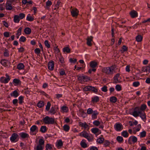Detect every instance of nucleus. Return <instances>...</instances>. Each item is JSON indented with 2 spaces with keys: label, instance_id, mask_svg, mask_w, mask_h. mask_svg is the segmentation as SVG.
<instances>
[{
  "label": "nucleus",
  "instance_id": "4be33fe9",
  "mask_svg": "<svg viewBox=\"0 0 150 150\" xmlns=\"http://www.w3.org/2000/svg\"><path fill=\"white\" fill-rule=\"evenodd\" d=\"M130 14L131 17L132 18H134L137 16V12L134 10L132 11L130 13Z\"/></svg>",
  "mask_w": 150,
  "mask_h": 150
},
{
  "label": "nucleus",
  "instance_id": "20e7f679",
  "mask_svg": "<svg viewBox=\"0 0 150 150\" xmlns=\"http://www.w3.org/2000/svg\"><path fill=\"white\" fill-rule=\"evenodd\" d=\"M42 122L46 124H53L54 123V118L50 117L48 116H46L42 119Z\"/></svg>",
  "mask_w": 150,
  "mask_h": 150
},
{
  "label": "nucleus",
  "instance_id": "f03ea898",
  "mask_svg": "<svg viewBox=\"0 0 150 150\" xmlns=\"http://www.w3.org/2000/svg\"><path fill=\"white\" fill-rule=\"evenodd\" d=\"M116 66L115 65H112L110 67H103L102 69L103 73L108 75L112 74L115 71Z\"/></svg>",
  "mask_w": 150,
  "mask_h": 150
},
{
  "label": "nucleus",
  "instance_id": "49530a36",
  "mask_svg": "<svg viewBox=\"0 0 150 150\" xmlns=\"http://www.w3.org/2000/svg\"><path fill=\"white\" fill-rule=\"evenodd\" d=\"M146 132L145 131H143L140 133V137L141 138L144 137L146 136Z\"/></svg>",
  "mask_w": 150,
  "mask_h": 150
},
{
  "label": "nucleus",
  "instance_id": "37998d69",
  "mask_svg": "<svg viewBox=\"0 0 150 150\" xmlns=\"http://www.w3.org/2000/svg\"><path fill=\"white\" fill-rule=\"evenodd\" d=\"M61 109L64 112H67L69 110L68 108L65 106H62L61 108Z\"/></svg>",
  "mask_w": 150,
  "mask_h": 150
},
{
  "label": "nucleus",
  "instance_id": "3c124183",
  "mask_svg": "<svg viewBox=\"0 0 150 150\" xmlns=\"http://www.w3.org/2000/svg\"><path fill=\"white\" fill-rule=\"evenodd\" d=\"M18 15L20 19H22L24 18L25 16V14L23 13H20Z\"/></svg>",
  "mask_w": 150,
  "mask_h": 150
},
{
  "label": "nucleus",
  "instance_id": "9d476101",
  "mask_svg": "<svg viewBox=\"0 0 150 150\" xmlns=\"http://www.w3.org/2000/svg\"><path fill=\"white\" fill-rule=\"evenodd\" d=\"M115 129L117 131H120L123 129V126L121 123H116L114 125Z\"/></svg>",
  "mask_w": 150,
  "mask_h": 150
},
{
  "label": "nucleus",
  "instance_id": "473e14b6",
  "mask_svg": "<svg viewBox=\"0 0 150 150\" xmlns=\"http://www.w3.org/2000/svg\"><path fill=\"white\" fill-rule=\"evenodd\" d=\"M121 135L124 137H127L129 136V134L125 130L124 131L121 133Z\"/></svg>",
  "mask_w": 150,
  "mask_h": 150
},
{
  "label": "nucleus",
  "instance_id": "5701e85b",
  "mask_svg": "<svg viewBox=\"0 0 150 150\" xmlns=\"http://www.w3.org/2000/svg\"><path fill=\"white\" fill-rule=\"evenodd\" d=\"M20 18L17 15H15L13 17V21L15 23H19L20 21Z\"/></svg>",
  "mask_w": 150,
  "mask_h": 150
},
{
  "label": "nucleus",
  "instance_id": "c85d7f7f",
  "mask_svg": "<svg viewBox=\"0 0 150 150\" xmlns=\"http://www.w3.org/2000/svg\"><path fill=\"white\" fill-rule=\"evenodd\" d=\"M31 29L28 27L25 28L24 30L25 33L27 35L30 34L31 33Z\"/></svg>",
  "mask_w": 150,
  "mask_h": 150
},
{
  "label": "nucleus",
  "instance_id": "1a4fd4ad",
  "mask_svg": "<svg viewBox=\"0 0 150 150\" xmlns=\"http://www.w3.org/2000/svg\"><path fill=\"white\" fill-rule=\"evenodd\" d=\"M113 78L114 80V83H120L121 82L120 80L121 78L120 76V74L119 73L116 74L113 77Z\"/></svg>",
  "mask_w": 150,
  "mask_h": 150
},
{
  "label": "nucleus",
  "instance_id": "bf43d9fd",
  "mask_svg": "<svg viewBox=\"0 0 150 150\" xmlns=\"http://www.w3.org/2000/svg\"><path fill=\"white\" fill-rule=\"evenodd\" d=\"M101 91L104 92H106L108 91L107 87L104 86L101 88Z\"/></svg>",
  "mask_w": 150,
  "mask_h": 150
},
{
  "label": "nucleus",
  "instance_id": "69168bd1",
  "mask_svg": "<svg viewBox=\"0 0 150 150\" xmlns=\"http://www.w3.org/2000/svg\"><path fill=\"white\" fill-rule=\"evenodd\" d=\"M21 30L22 28L21 27H20L19 28L17 31V35L19 36L21 34Z\"/></svg>",
  "mask_w": 150,
  "mask_h": 150
},
{
  "label": "nucleus",
  "instance_id": "f257e3e1",
  "mask_svg": "<svg viewBox=\"0 0 150 150\" xmlns=\"http://www.w3.org/2000/svg\"><path fill=\"white\" fill-rule=\"evenodd\" d=\"M132 115L135 117L139 116L144 122H145L146 120V115L145 112H143L142 113L139 107H136L134 108Z\"/></svg>",
  "mask_w": 150,
  "mask_h": 150
},
{
  "label": "nucleus",
  "instance_id": "4c0bfd02",
  "mask_svg": "<svg viewBox=\"0 0 150 150\" xmlns=\"http://www.w3.org/2000/svg\"><path fill=\"white\" fill-rule=\"evenodd\" d=\"M34 20V18L32 17L30 14H28L27 16L26 20L28 21H32Z\"/></svg>",
  "mask_w": 150,
  "mask_h": 150
},
{
  "label": "nucleus",
  "instance_id": "052dcab7",
  "mask_svg": "<svg viewBox=\"0 0 150 150\" xmlns=\"http://www.w3.org/2000/svg\"><path fill=\"white\" fill-rule=\"evenodd\" d=\"M0 63L3 66H5L6 65V60L5 59H2L0 61Z\"/></svg>",
  "mask_w": 150,
  "mask_h": 150
},
{
  "label": "nucleus",
  "instance_id": "58836bf2",
  "mask_svg": "<svg viewBox=\"0 0 150 150\" xmlns=\"http://www.w3.org/2000/svg\"><path fill=\"white\" fill-rule=\"evenodd\" d=\"M104 140L103 138L100 137L97 139V142L98 143L101 144L103 143Z\"/></svg>",
  "mask_w": 150,
  "mask_h": 150
},
{
  "label": "nucleus",
  "instance_id": "13d9d810",
  "mask_svg": "<svg viewBox=\"0 0 150 150\" xmlns=\"http://www.w3.org/2000/svg\"><path fill=\"white\" fill-rule=\"evenodd\" d=\"M44 44L45 46L47 48H50V45L49 43V42L48 40H46L45 41Z\"/></svg>",
  "mask_w": 150,
  "mask_h": 150
},
{
  "label": "nucleus",
  "instance_id": "4d7b16f0",
  "mask_svg": "<svg viewBox=\"0 0 150 150\" xmlns=\"http://www.w3.org/2000/svg\"><path fill=\"white\" fill-rule=\"evenodd\" d=\"M140 85L139 82L138 81H135L133 83V86L135 87L138 86Z\"/></svg>",
  "mask_w": 150,
  "mask_h": 150
},
{
  "label": "nucleus",
  "instance_id": "393cba45",
  "mask_svg": "<svg viewBox=\"0 0 150 150\" xmlns=\"http://www.w3.org/2000/svg\"><path fill=\"white\" fill-rule=\"evenodd\" d=\"M147 108L146 105L145 104H142L140 107H139V109L141 111L143 112H145L144 111Z\"/></svg>",
  "mask_w": 150,
  "mask_h": 150
},
{
  "label": "nucleus",
  "instance_id": "7c9ffc66",
  "mask_svg": "<svg viewBox=\"0 0 150 150\" xmlns=\"http://www.w3.org/2000/svg\"><path fill=\"white\" fill-rule=\"evenodd\" d=\"M85 140H82L80 143V144L82 147L83 148H85L87 147V144L85 143Z\"/></svg>",
  "mask_w": 150,
  "mask_h": 150
},
{
  "label": "nucleus",
  "instance_id": "680f3d73",
  "mask_svg": "<svg viewBox=\"0 0 150 150\" xmlns=\"http://www.w3.org/2000/svg\"><path fill=\"white\" fill-rule=\"evenodd\" d=\"M59 61L61 63H64V59L62 56H60L59 57Z\"/></svg>",
  "mask_w": 150,
  "mask_h": 150
},
{
  "label": "nucleus",
  "instance_id": "c9c22d12",
  "mask_svg": "<svg viewBox=\"0 0 150 150\" xmlns=\"http://www.w3.org/2000/svg\"><path fill=\"white\" fill-rule=\"evenodd\" d=\"M116 140L119 143H122L123 141V137L120 136H118L116 138Z\"/></svg>",
  "mask_w": 150,
  "mask_h": 150
},
{
  "label": "nucleus",
  "instance_id": "aec40b11",
  "mask_svg": "<svg viewBox=\"0 0 150 150\" xmlns=\"http://www.w3.org/2000/svg\"><path fill=\"white\" fill-rule=\"evenodd\" d=\"M99 113L96 110L94 111L93 113L92 114V119L94 120L97 118V115Z\"/></svg>",
  "mask_w": 150,
  "mask_h": 150
},
{
  "label": "nucleus",
  "instance_id": "864d4df0",
  "mask_svg": "<svg viewBox=\"0 0 150 150\" xmlns=\"http://www.w3.org/2000/svg\"><path fill=\"white\" fill-rule=\"evenodd\" d=\"M93 112V110L91 108H88L87 110V113L88 114H91Z\"/></svg>",
  "mask_w": 150,
  "mask_h": 150
},
{
  "label": "nucleus",
  "instance_id": "dca6fc26",
  "mask_svg": "<svg viewBox=\"0 0 150 150\" xmlns=\"http://www.w3.org/2000/svg\"><path fill=\"white\" fill-rule=\"evenodd\" d=\"M99 100V97L97 96H93V97L91 98V102L94 104L95 103H97Z\"/></svg>",
  "mask_w": 150,
  "mask_h": 150
},
{
  "label": "nucleus",
  "instance_id": "bb28decb",
  "mask_svg": "<svg viewBox=\"0 0 150 150\" xmlns=\"http://www.w3.org/2000/svg\"><path fill=\"white\" fill-rule=\"evenodd\" d=\"M93 39V37L92 36H90L89 37H88L87 39V44L89 46H91L92 45V44L91 42L92 41Z\"/></svg>",
  "mask_w": 150,
  "mask_h": 150
},
{
  "label": "nucleus",
  "instance_id": "9b49d317",
  "mask_svg": "<svg viewBox=\"0 0 150 150\" xmlns=\"http://www.w3.org/2000/svg\"><path fill=\"white\" fill-rule=\"evenodd\" d=\"M71 12L73 17H76L78 15L79 11L77 9L75 8L71 9Z\"/></svg>",
  "mask_w": 150,
  "mask_h": 150
},
{
  "label": "nucleus",
  "instance_id": "6e6d98bb",
  "mask_svg": "<svg viewBox=\"0 0 150 150\" xmlns=\"http://www.w3.org/2000/svg\"><path fill=\"white\" fill-rule=\"evenodd\" d=\"M26 40V38L23 36H21L19 39V41L21 42H25Z\"/></svg>",
  "mask_w": 150,
  "mask_h": 150
},
{
  "label": "nucleus",
  "instance_id": "2eb2a0df",
  "mask_svg": "<svg viewBox=\"0 0 150 150\" xmlns=\"http://www.w3.org/2000/svg\"><path fill=\"white\" fill-rule=\"evenodd\" d=\"M137 137L134 136H132L129 138L128 139V142L130 143L132 141L133 143H135L137 141Z\"/></svg>",
  "mask_w": 150,
  "mask_h": 150
},
{
  "label": "nucleus",
  "instance_id": "ddd939ff",
  "mask_svg": "<svg viewBox=\"0 0 150 150\" xmlns=\"http://www.w3.org/2000/svg\"><path fill=\"white\" fill-rule=\"evenodd\" d=\"M54 67V62L52 60L50 61L48 64V68L50 70H53Z\"/></svg>",
  "mask_w": 150,
  "mask_h": 150
},
{
  "label": "nucleus",
  "instance_id": "7ed1b4c3",
  "mask_svg": "<svg viewBox=\"0 0 150 150\" xmlns=\"http://www.w3.org/2000/svg\"><path fill=\"white\" fill-rule=\"evenodd\" d=\"M79 136L86 138L89 142H91L93 140L92 135L91 134H89L84 130L80 133Z\"/></svg>",
  "mask_w": 150,
  "mask_h": 150
},
{
  "label": "nucleus",
  "instance_id": "412c9836",
  "mask_svg": "<svg viewBox=\"0 0 150 150\" xmlns=\"http://www.w3.org/2000/svg\"><path fill=\"white\" fill-rule=\"evenodd\" d=\"M10 95L12 97L16 98L19 96V94L16 90H15L10 94Z\"/></svg>",
  "mask_w": 150,
  "mask_h": 150
},
{
  "label": "nucleus",
  "instance_id": "6e6552de",
  "mask_svg": "<svg viewBox=\"0 0 150 150\" xmlns=\"http://www.w3.org/2000/svg\"><path fill=\"white\" fill-rule=\"evenodd\" d=\"M5 76H6V77L4 76H2L0 78V81L1 83H7L10 80V77L7 74H6Z\"/></svg>",
  "mask_w": 150,
  "mask_h": 150
},
{
  "label": "nucleus",
  "instance_id": "c03bdc74",
  "mask_svg": "<svg viewBox=\"0 0 150 150\" xmlns=\"http://www.w3.org/2000/svg\"><path fill=\"white\" fill-rule=\"evenodd\" d=\"M50 112V113H51L52 114H54L56 113V111L55 110V108L54 107H52L51 108L49 111Z\"/></svg>",
  "mask_w": 150,
  "mask_h": 150
},
{
  "label": "nucleus",
  "instance_id": "de8ad7c7",
  "mask_svg": "<svg viewBox=\"0 0 150 150\" xmlns=\"http://www.w3.org/2000/svg\"><path fill=\"white\" fill-rule=\"evenodd\" d=\"M115 89L117 91H120L121 90V87L119 84H117L115 87Z\"/></svg>",
  "mask_w": 150,
  "mask_h": 150
},
{
  "label": "nucleus",
  "instance_id": "72a5a7b5",
  "mask_svg": "<svg viewBox=\"0 0 150 150\" xmlns=\"http://www.w3.org/2000/svg\"><path fill=\"white\" fill-rule=\"evenodd\" d=\"M103 143V145L105 147L109 146L110 143V142L108 140H104Z\"/></svg>",
  "mask_w": 150,
  "mask_h": 150
},
{
  "label": "nucleus",
  "instance_id": "c756f323",
  "mask_svg": "<svg viewBox=\"0 0 150 150\" xmlns=\"http://www.w3.org/2000/svg\"><path fill=\"white\" fill-rule=\"evenodd\" d=\"M117 100V98L114 96L111 97L110 98V101L112 103H115Z\"/></svg>",
  "mask_w": 150,
  "mask_h": 150
},
{
  "label": "nucleus",
  "instance_id": "09e8293b",
  "mask_svg": "<svg viewBox=\"0 0 150 150\" xmlns=\"http://www.w3.org/2000/svg\"><path fill=\"white\" fill-rule=\"evenodd\" d=\"M19 103L20 104H21L23 103V97L22 96H20L18 98Z\"/></svg>",
  "mask_w": 150,
  "mask_h": 150
},
{
  "label": "nucleus",
  "instance_id": "e433bc0d",
  "mask_svg": "<svg viewBox=\"0 0 150 150\" xmlns=\"http://www.w3.org/2000/svg\"><path fill=\"white\" fill-rule=\"evenodd\" d=\"M143 39V37L140 35H138L136 37V41L137 42H141Z\"/></svg>",
  "mask_w": 150,
  "mask_h": 150
},
{
  "label": "nucleus",
  "instance_id": "0eeeda50",
  "mask_svg": "<svg viewBox=\"0 0 150 150\" xmlns=\"http://www.w3.org/2000/svg\"><path fill=\"white\" fill-rule=\"evenodd\" d=\"M83 90L86 91H91L94 93H96L98 92V89L94 87L91 86H87L83 88Z\"/></svg>",
  "mask_w": 150,
  "mask_h": 150
},
{
  "label": "nucleus",
  "instance_id": "cd10ccee",
  "mask_svg": "<svg viewBox=\"0 0 150 150\" xmlns=\"http://www.w3.org/2000/svg\"><path fill=\"white\" fill-rule=\"evenodd\" d=\"M47 130V127L45 126H42L41 127L40 131L42 133H44Z\"/></svg>",
  "mask_w": 150,
  "mask_h": 150
},
{
  "label": "nucleus",
  "instance_id": "b1692460",
  "mask_svg": "<svg viewBox=\"0 0 150 150\" xmlns=\"http://www.w3.org/2000/svg\"><path fill=\"white\" fill-rule=\"evenodd\" d=\"M91 131L94 134L97 135V133L100 131L99 129L97 128H93L91 129Z\"/></svg>",
  "mask_w": 150,
  "mask_h": 150
},
{
  "label": "nucleus",
  "instance_id": "e2e57ef3",
  "mask_svg": "<svg viewBox=\"0 0 150 150\" xmlns=\"http://www.w3.org/2000/svg\"><path fill=\"white\" fill-rule=\"evenodd\" d=\"M34 52L35 54H38L40 53V50L39 48H37L35 50Z\"/></svg>",
  "mask_w": 150,
  "mask_h": 150
},
{
  "label": "nucleus",
  "instance_id": "79ce46f5",
  "mask_svg": "<svg viewBox=\"0 0 150 150\" xmlns=\"http://www.w3.org/2000/svg\"><path fill=\"white\" fill-rule=\"evenodd\" d=\"M63 52L67 53H69L70 52V49L68 47H65L63 49Z\"/></svg>",
  "mask_w": 150,
  "mask_h": 150
},
{
  "label": "nucleus",
  "instance_id": "f8f14e48",
  "mask_svg": "<svg viewBox=\"0 0 150 150\" xmlns=\"http://www.w3.org/2000/svg\"><path fill=\"white\" fill-rule=\"evenodd\" d=\"M79 126L81 127H83L85 129H87L88 130L89 129V126L85 122L84 123L81 122H79Z\"/></svg>",
  "mask_w": 150,
  "mask_h": 150
},
{
  "label": "nucleus",
  "instance_id": "f3484780",
  "mask_svg": "<svg viewBox=\"0 0 150 150\" xmlns=\"http://www.w3.org/2000/svg\"><path fill=\"white\" fill-rule=\"evenodd\" d=\"M6 9L7 10L10 11L13 9V6L11 5V3L7 1L6 4Z\"/></svg>",
  "mask_w": 150,
  "mask_h": 150
},
{
  "label": "nucleus",
  "instance_id": "ea45409f",
  "mask_svg": "<svg viewBox=\"0 0 150 150\" xmlns=\"http://www.w3.org/2000/svg\"><path fill=\"white\" fill-rule=\"evenodd\" d=\"M63 127L64 130L66 132H68L70 129L69 126L67 125H64Z\"/></svg>",
  "mask_w": 150,
  "mask_h": 150
},
{
  "label": "nucleus",
  "instance_id": "f704fd0d",
  "mask_svg": "<svg viewBox=\"0 0 150 150\" xmlns=\"http://www.w3.org/2000/svg\"><path fill=\"white\" fill-rule=\"evenodd\" d=\"M63 145V143L62 140L60 139L57 142V146L58 149L60 148Z\"/></svg>",
  "mask_w": 150,
  "mask_h": 150
},
{
  "label": "nucleus",
  "instance_id": "a18cd8bd",
  "mask_svg": "<svg viewBox=\"0 0 150 150\" xmlns=\"http://www.w3.org/2000/svg\"><path fill=\"white\" fill-rule=\"evenodd\" d=\"M13 82L17 84H18L21 83V81L19 79H13Z\"/></svg>",
  "mask_w": 150,
  "mask_h": 150
},
{
  "label": "nucleus",
  "instance_id": "a878e982",
  "mask_svg": "<svg viewBox=\"0 0 150 150\" xmlns=\"http://www.w3.org/2000/svg\"><path fill=\"white\" fill-rule=\"evenodd\" d=\"M30 130L33 132H34L36 131L38 132V128L36 125H33L30 127Z\"/></svg>",
  "mask_w": 150,
  "mask_h": 150
},
{
  "label": "nucleus",
  "instance_id": "6ab92c4d",
  "mask_svg": "<svg viewBox=\"0 0 150 150\" xmlns=\"http://www.w3.org/2000/svg\"><path fill=\"white\" fill-rule=\"evenodd\" d=\"M98 65L97 62L95 61H91L90 63V66L92 68H95Z\"/></svg>",
  "mask_w": 150,
  "mask_h": 150
},
{
  "label": "nucleus",
  "instance_id": "0e129e2a",
  "mask_svg": "<svg viewBox=\"0 0 150 150\" xmlns=\"http://www.w3.org/2000/svg\"><path fill=\"white\" fill-rule=\"evenodd\" d=\"M69 62L71 63H75L77 61V59H76L71 58L69 59Z\"/></svg>",
  "mask_w": 150,
  "mask_h": 150
},
{
  "label": "nucleus",
  "instance_id": "4468645a",
  "mask_svg": "<svg viewBox=\"0 0 150 150\" xmlns=\"http://www.w3.org/2000/svg\"><path fill=\"white\" fill-rule=\"evenodd\" d=\"M18 137V135L16 133H13L10 138V140L12 142H14L15 140Z\"/></svg>",
  "mask_w": 150,
  "mask_h": 150
},
{
  "label": "nucleus",
  "instance_id": "a211bd4d",
  "mask_svg": "<svg viewBox=\"0 0 150 150\" xmlns=\"http://www.w3.org/2000/svg\"><path fill=\"white\" fill-rule=\"evenodd\" d=\"M19 135L23 139H25L29 137V135L28 134L24 132L20 133Z\"/></svg>",
  "mask_w": 150,
  "mask_h": 150
},
{
  "label": "nucleus",
  "instance_id": "39448f33",
  "mask_svg": "<svg viewBox=\"0 0 150 150\" xmlns=\"http://www.w3.org/2000/svg\"><path fill=\"white\" fill-rule=\"evenodd\" d=\"M45 141L43 139H40L39 144L34 148V150H43L44 146Z\"/></svg>",
  "mask_w": 150,
  "mask_h": 150
},
{
  "label": "nucleus",
  "instance_id": "8fccbe9b",
  "mask_svg": "<svg viewBox=\"0 0 150 150\" xmlns=\"http://www.w3.org/2000/svg\"><path fill=\"white\" fill-rule=\"evenodd\" d=\"M51 103L49 102H48L47 103L45 108L47 111H48L49 110L50 107L51 106Z\"/></svg>",
  "mask_w": 150,
  "mask_h": 150
},
{
  "label": "nucleus",
  "instance_id": "a19ab883",
  "mask_svg": "<svg viewBox=\"0 0 150 150\" xmlns=\"http://www.w3.org/2000/svg\"><path fill=\"white\" fill-rule=\"evenodd\" d=\"M44 102L42 101H39L37 104V106L40 108H41L44 106Z\"/></svg>",
  "mask_w": 150,
  "mask_h": 150
},
{
  "label": "nucleus",
  "instance_id": "5fc2aeb1",
  "mask_svg": "<svg viewBox=\"0 0 150 150\" xmlns=\"http://www.w3.org/2000/svg\"><path fill=\"white\" fill-rule=\"evenodd\" d=\"M93 123L96 126H98L100 124V122L98 120H95L93 122Z\"/></svg>",
  "mask_w": 150,
  "mask_h": 150
},
{
  "label": "nucleus",
  "instance_id": "423d86ee",
  "mask_svg": "<svg viewBox=\"0 0 150 150\" xmlns=\"http://www.w3.org/2000/svg\"><path fill=\"white\" fill-rule=\"evenodd\" d=\"M79 81L81 83H83L84 82H87L89 80V78L86 76L79 75L77 76Z\"/></svg>",
  "mask_w": 150,
  "mask_h": 150
},
{
  "label": "nucleus",
  "instance_id": "338daca9",
  "mask_svg": "<svg viewBox=\"0 0 150 150\" xmlns=\"http://www.w3.org/2000/svg\"><path fill=\"white\" fill-rule=\"evenodd\" d=\"M127 47L125 45H123L122 46V50L121 51L122 52H124L127 51Z\"/></svg>",
  "mask_w": 150,
  "mask_h": 150
},
{
  "label": "nucleus",
  "instance_id": "774afa93",
  "mask_svg": "<svg viewBox=\"0 0 150 150\" xmlns=\"http://www.w3.org/2000/svg\"><path fill=\"white\" fill-rule=\"evenodd\" d=\"M52 4V2L49 0H48L46 2V5L47 6H50Z\"/></svg>",
  "mask_w": 150,
  "mask_h": 150
},
{
  "label": "nucleus",
  "instance_id": "603ef678",
  "mask_svg": "<svg viewBox=\"0 0 150 150\" xmlns=\"http://www.w3.org/2000/svg\"><path fill=\"white\" fill-rule=\"evenodd\" d=\"M4 56L5 57H8L9 56V53L8 50L6 49L4 53Z\"/></svg>",
  "mask_w": 150,
  "mask_h": 150
},
{
  "label": "nucleus",
  "instance_id": "2f4dec72",
  "mask_svg": "<svg viewBox=\"0 0 150 150\" xmlns=\"http://www.w3.org/2000/svg\"><path fill=\"white\" fill-rule=\"evenodd\" d=\"M24 67V66L22 63H19L17 66V68L19 70H22L23 69Z\"/></svg>",
  "mask_w": 150,
  "mask_h": 150
}]
</instances>
